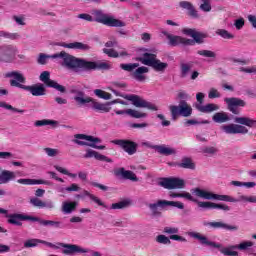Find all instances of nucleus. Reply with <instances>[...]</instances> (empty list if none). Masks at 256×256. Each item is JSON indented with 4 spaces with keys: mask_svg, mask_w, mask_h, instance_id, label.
I'll use <instances>...</instances> for the list:
<instances>
[{
    "mask_svg": "<svg viewBox=\"0 0 256 256\" xmlns=\"http://www.w3.org/2000/svg\"><path fill=\"white\" fill-rule=\"evenodd\" d=\"M49 58L63 59V65L78 75L91 73V71H109V69H111V64L107 62L88 61L84 58H77L65 51H61L60 53H56L51 56L41 53L38 58L39 65H45Z\"/></svg>",
    "mask_w": 256,
    "mask_h": 256,
    "instance_id": "f257e3e1",
    "label": "nucleus"
},
{
    "mask_svg": "<svg viewBox=\"0 0 256 256\" xmlns=\"http://www.w3.org/2000/svg\"><path fill=\"white\" fill-rule=\"evenodd\" d=\"M5 77L8 79L14 78L10 80L11 87H18V89H23L24 91H29L33 97H43L46 95L47 89L41 83L34 84L31 86L23 85L21 83H25V76L21 74V72L11 71L5 74Z\"/></svg>",
    "mask_w": 256,
    "mask_h": 256,
    "instance_id": "f03ea898",
    "label": "nucleus"
},
{
    "mask_svg": "<svg viewBox=\"0 0 256 256\" xmlns=\"http://www.w3.org/2000/svg\"><path fill=\"white\" fill-rule=\"evenodd\" d=\"M234 123L237 124L221 126V129L226 135H247V133H249L247 127L253 128L256 126V120H253L250 117H234Z\"/></svg>",
    "mask_w": 256,
    "mask_h": 256,
    "instance_id": "7ed1b4c3",
    "label": "nucleus"
},
{
    "mask_svg": "<svg viewBox=\"0 0 256 256\" xmlns=\"http://www.w3.org/2000/svg\"><path fill=\"white\" fill-rule=\"evenodd\" d=\"M189 237H192V239H197L200 243V245H204L205 247H210L211 249H218L222 255L226 256H237L239 255V252L233 251L235 248H231V246L227 248H223V245L221 243L210 241L207 236L202 235L199 232H188Z\"/></svg>",
    "mask_w": 256,
    "mask_h": 256,
    "instance_id": "20e7f679",
    "label": "nucleus"
},
{
    "mask_svg": "<svg viewBox=\"0 0 256 256\" xmlns=\"http://www.w3.org/2000/svg\"><path fill=\"white\" fill-rule=\"evenodd\" d=\"M136 61H139L142 65H147V67H152L157 73H165L169 67L167 62L157 59V50H150V53L145 52L142 57L136 58Z\"/></svg>",
    "mask_w": 256,
    "mask_h": 256,
    "instance_id": "39448f33",
    "label": "nucleus"
},
{
    "mask_svg": "<svg viewBox=\"0 0 256 256\" xmlns=\"http://www.w3.org/2000/svg\"><path fill=\"white\" fill-rule=\"evenodd\" d=\"M7 218L10 225H21L19 221H29L30 223H38V225H59V222L43 220L39 217L29 216L27 214H9Z\"/></svg>",
    "mask_w": 256,
    "mask_h": 256,
    "instance_id": "423d86ee",
    "label": "nucleus"
},
{
    "mask_svg": "<svg viewBox=\"0 0 256 256\" xmlns=\"http://www.w3.org/2000/svg\"><path fill=\"white\" fill-rule=\"evenodd\" d=\"M168 207H176V209H185V204L179 201L169 200H157L155 203H150L148 208L150 209L153 217H161L163 209Z\"/></svg>",
    "mask_w": 256,
    "mask_h": 256,
    "instance_id": "0eeeda50",
    "label": "nucleus"
},
{
    "mask_svg": "<svg viewBox=\"0 0 256 256\" xmlns=\"http://www.w3.org/2000/svg\"><path fill=\"white\" fill-rule=\"evenodd\" d=\"M192 195L196 197H200V199H206L208 201H225L226 203H237L239 200L233 198L229 195H219L209 192L207 190H203L201 188H194L191 190Z\"/></svg>",
    "mask_w": 256,
    "mask_h": 256,
    "instance_id": "6e6552de",
    "label": "nucleus"
},
{
    "mask_svg": "<svg viewBox=\"0 0 256 256\" xmlns=\"http://www.w3.org/2000/svg\"><path fill=\"white\" fill-rule=\"evenodd\" d=\"M169 111L172 121H177L179 117H191L193 115V107L185 101H179L178 105H170Z\"/></svg>",
    "mask_w": 256,
    "mask_h": 256,
    "instance_id": "1a4fd4ad",
    "label": "nucleus"
},
{
    "mask_svg": "<svg viewBox=\"0 0 256 256\" xmlns=\"http://www.w3.org/2000/svg\"><path fill=\"white\" fill-rule=\"evenodd\" d=\"M94 21L106 25V27H125V22L110 16L103 12V10H93Z\"/></svg>",
    "mask_w": 256,
    "mask_h": 256,
    "instance_id": "9d476101",
    "label": "nucleus"
},
{
    "mask_svg": "<svg viewBox=\"0 0 256 256\" xmlns=\"http://www.w3.org/2000/svg\"><path fill=\"white\" fill-rule=\"evenodd\" d=\"M73 143L80 145L81 147H92V149H99L103 151L106 149L105 145H97L96 143H101L100 138L87 134H75Z\"/></svg>",
    "mask_w": 256,
    "mask_h": 256,
    "instance_id": "9b49d317",
    "label": "nucleus"
},
{
    "mask_svg": "<svg viewBox=\"0 0 256 256\" xmlns=\"http://www.w3.org/2000/svg\"><path fill=\"white\" fill-rule=\"evenodd\" d=\"M196 101L197 102L193 104V107L196 111H199V113H213L220 109L219 105L215 103L203 105V103H205V94L203 92H198L196 94Z\"/></svg>",
    "mask_w": 256,
    "mask_h": 256,
    "instance_id": "f8f14e48",
    "label": "nucleus"
},
{
    "mask_svg": "<svg viewBox=\"0 0 256 256\" xmlns=\"http://www.w3.org/2000/svg\"><path fill=\"white\" fill-rule=\"evenodd\" d=\"M124 99L127 101H131L132 105L134 107H137L138 109H149V111H159V107L157 105L141 98L139 95L130 94L124 96Z\"/></svg>",
    "mask_w": 256,
    "mask_h": 256,
    "instance_id": "ddd939ff",
    "label": "nucleus"
},
{
    "mask_svg": "<svg viewBox=\"0 0 256 256\" xmlns=\"http://www.w3.org/2000/svg\"><path fill=\"white\" fill-rule=\"evenodd\" d=\"M17 53V46L11 44L0 45V63H13Z\"/></svg>",
    "mask_w": 256,
    "mask_h": 256,
    "instance_id": "4468645a",
    "label": "nucleus"
},
{
    "mask_svg": "<svg viewBox=\"0 0 256 256\" xmlns=\"http://www.w3.org/2000/svg\"><path fill=\"white\" fill-rule=\"evenodd\" d=\"M112 143L120 147V149H123L127 155H135L139 147L137 142L129 139H115L112 141Z\"/></svg>",
    "mask_w": 256,
    "mask_h": 256,
    "instance_id": "2eb2a0df",
    "label": "nucleus"
},
{
    "mask_svg": "<svg viewBox=\"0 0 256 256\" xmlns=\"http://www.w3.org/2000/svg\"><path fill=\"white\" fill-rule=\"evenodd\" d=\"M183 35H187V37H192V39H189V41H192V44H188V47H191L197 43L198 45H201L205 43V39H207V34L197 31L193 28H184L182 30Z\"/></svg>",
    "mask_w": 256,
    "mask_h": 256,
    "instance_id": "dca6fc26",
    "label": "nucleus"
},
{
    "mask_svg": "<svg viewBox=\"0 0 256 256\" xmlns=\"http://www.w3.org/2000/svg\"><path fill=\"white\" fill-rule=\"evenodd\" d=\"M40 81L46 85V87H50L52 89H56V91H59L60 93H67V88L65 86L60 85L54 80H51V72L49 71H43L39 76Z\"/></svg>",
    "mask_w": 256,
    "mask_h": 256,
    "instance_id": "f3484780",
    "label": "nucleus"
},
{
    "mask_svg": "<svg viewBox=\"0 0 256 256\" xmlns=\"http://www.w3.org/2000/svg\"><path fill=\"white\" fill-rule=\"evenodd\" d=\"M160 187H164V189L172 190V189H185V180L181 178H162L159 182Z\"/></svg>",
    "mask_w": 256,
    "mask_h": 256,
    "instance_id": "a211bd4d",
    "label": "nucleus"
},
{
    "mask_svg": "<svg viewBox=\"0 0 256 256\" xmlns=\"http://www.w3.org/2000/svg\"><path fill=\"white\" fill-rule=\"evenodd\" d=\"M162 33L168 39V45H170V47H179V45H183V47H189V45L193 44V41L189 40V38L173 35L168 32Z\"/></svg>",
    "mask_w": 256,
    "mask_h": 256,
    "instance_id": "6ab92c4d",
    "label": "nucleus"
},
{
    "mask_svg": "<svg viewBox=\"0 0 256 256\" xmlns=\"http://www.w3.org/2000/svg\"><path fill=\"white\" fill-rule=\"evenodd\" d=\"M225 103L227 104V109L230 111V113H233V115H239L241 111L239 110V107H245L246 103L239 98H225Z\"/></svg>",
    "mask_w": 256,
    "mask_h": 256,
    "instance_id": "aec40b11",
    "label": "nucleus"
},
{
    "mask_svg": "<svg viewBox=\"0 0 256 256\" xmlns=\"http://www.w3.org/2000/svg\"><path fill=\"white\" fill-rule=\"evenodd\" d=\"M114 175L128 181H133L134 183H137V181H139V178L137 177L135 172L131 170H125V168H119L118 170H115Z\"/></svg>",
    "mask_w": 256,
    "mask_h": 256,
    "instance_id": "412c9836",
    "label": "nucleus"
},
{
    "mask_svg": "<svg viewBox=\"0 0 256 256\" xmlns=\"http://www.w3.org/2000/svg\"><path fill=\"white\" fill-rule=\"evenodd\" d=\"M71 93H73L74 96V101L78 103V105H87V103H91L93 101V98L89 96H85V92L77 89H72Z\"/></svg>",
    "mask_w": 256,
    "mask_h": 256,
    "instance_id": "4be33fe9",
    "label": "nucleus"
},
{
    "mask_svg": "<svg viewBox=\"0 0 256 256\" xmlns=\"http://www.w3.org/2000/svg\"><path fill=\"white\" fill-rule=\"evenodd\" d=\"M96 159L97 161H105L106 163H113V159L100 154L99 152L95 150L88 149L86 151V154L84 155V159H91L93 158Z\"/></svg>",
    "mask_w": 256,
    "mask_h": 256,
    "instance_id": "5701e85b",
    "label": "nucleus"
},
{
    "mask_svg": "<svg viewBox=\"0 0 256 256\" xmlns=\"http://www.w3.org/2000/svg\"><path fill=\"white\" fill-rule=\"evenodd\" d=\"M163 233H166L167 235H170V239L172 241H181L182 243H187V238L183 236H179L176 233H179V228L175 227H165L163 230Z\"/></svg>",
    "mask_w": 256,
    "mask_h": 256,
    "instance_id": "b1692460",
    "label": "nucleus"
},
{
    "mask_svg": "<svg viewBox=\"0 0 256 256\" xmlns=\"http://www.w3.org/2000/svg\"><path fill=\"white\" fill-rule=\"evenodd\" d=\"M114 113H116V115H129L133 119H145V117H147V113L139 112L133 109L114 110Z\"/></svg>",
    "mask_w": 256,
    "mask_h": 256,
    "instance_id": "393cba45",
    "label": "nucleus"
},
{
    "mask_svg": "<svg viewBox=\"0 0 256 256\" xmlns=\"http://www.w3.org/2000/svg\"><path fill=\"white\" fill-rule=\"evenodd\" d=\"M145 73H149V68H147L146 66H138L136 70L132 73V77L135 79V81L143 83L144 81H147V76L145 75Z\"/></svg>",
    "mask_w": 256,
    "mask_h": 256,
    "instance_id": "a878e982",
    "label": "nucleus"
},
{
    "mask_svg": "<svg viewBox=\"0 0 256 256\" xmlns=\"http://www.w3.org/2000/svg\"><path fill=\"white\" fill-rule=\"evenodd\" d=\"M152 149H155V151H157V153H159L160 155H165V157L177 154V150L171 147H167L166 145H154L152 146Z\"/></svg>",
    "mask_w": 256,
    "mask_h": 256,
    "instance_id": "bb28decb",
    "label": "nucleus"
},
{
    "mask_svg": "<svg viewBox=\"0 0 256 256\" xmlns=\"http://www.w3.org/2000/svg\"><path fill=\"white\" fill-rule=\"evenodd\" d=\"M61 47L65 49H78L79 51H90L91 46L89 44H84L82 42H73V43H63Z\"/></svg>",
    "mask_w": 256,
    "mask_h": 256,
    "instance_id": "cd10ccee",
    "label": "nucleus"
},
{
    "mask_svg": "<svg viewBox=\"0 0 256 256\" xmlns=\"http://www.w3.org/2000/svg\"><path fill=\"white\" fill-rule=\"evenodd\" d=\"M90 103H92V109L94 111H98L99 113H109V111H111V106H109L108 102L100 103L92 98Z\"/></svg>",
    "mask_w": 256,
    "mask_h": 256,
    "instance_id": "c85d7f7f",
    "label": "nucleus"
},
{
    "mask_svg": "<svg viewBox=\"0 0 256 256\" xmlns=\"http://www.w3.org/2000/svg\"><path fill=\"white\" fill-rule=\"evenodd\" d=\"M20 185H51V182L47 180H37L29 178H20L17 180Z\"/></svg>",
    "mask_w": 256,
    "mask_h": 256,
    "instance_id": "c756f323",
    "label": "nucleus"
},
{
    "mask_svg": "<svg viewBox=\"0 0 256 256\" xmlns=\"http://www.w3.org/2000/svg\"><path fill=\"white\" fill-rule=\"evenodd\" d=\"M15 177V172L3 170L0 174V185H6V183H9V181H13Z\"/></svg>",
    "mask_w": 256,
    "mask_h": 256,
    "instance_id": "7c9ffc66",
    "label": "nucleus"
},
{
    "mask_svg": "<svg viewBox=\"0 0 256 256\" xmlns=\"http://www.w3.org/2000/svg\"><path fill=\"white\" fill-rule=\"evenodd\" d=\"M212 121L214 123H227V121H231V117L226 112H217L212 116Z\"/></svg>",
    "mask_w": 256,
    "mask_h": 256,
    "instance_id": "2f4dec72",
    "label": "nucleus"
},
{
    "mask_svg": "<svg viewBox=\"0 0 256 256\" xmlns=\"http://www.w3.org/2000/svg\"><path fill=\"white\" fill-rule=\"evenodd\" d=\"M77 205V202H63L62 213H64V215H71V213L77 209Z\"/></svg>",
    "mask_w": 256,
    "mask_h": 256,
    "instance_id": "473e14b6",
    "label": "nucleus"
},
{
    "mask_svg": "<svg viewBox=\"0 0 256 256\" xmlns=\"http://www.w3.org/2000/svg\"><path fill=\"white\" fill-rule=\"evenodd\" d=\"M103 53H105V55H108V57H112L113 59H117V57H127V55H129L126 51H122L117 52L115 51V49H109V48H104L103 49Z\"/></svg>",
    "mask_w": 256,
    "mask_h": 256,
    "instance_id": "72a5a7b5",
    "label": "nucleus"
},
{
    "mask_svg": "<svg viewBox=\"0 0 256 256\" xmlns=\"http://www.w3.org/2000/svg\"><path fill=\"white\" fill-rule=\"evenodd\" d=\"M178 166L181 169H191L192 171L195 170V164L190 157L182 158L181 163H178Z\"/></svg>",
    "mask_w": 256,
    "mask_h": 256,
    "instance_id": "f704fd0d",
    "label": "nucleus"
},
{
    "mask_svg": "<svg viewBox=\"0 0 256 256\" xmlns=\"http://www.w3.org/2000/svg\"><path fill=\"white\" fill-rule=\"evenodd\" d=\"M82 195H84V197H89V199H91V201H94V203L99 205V207H104V209H109V207H107V205H105V203H103L101 199H99L97 196L93 194H90L89 191L84 190Z\"/></svg>",
    "mask_w": 256,
    "mask_h": 256,
    "instance_id": "c9c22d12",
    "label": "nucleus"
},
{
    "mask_svg": "<svg viewBox=\"0 0 256 256\" xmlns=\"http://www.w3.org/2000/svg\"><path fill=\"white\" fill-rule=\"evenodd\" d=\"M230 185H233L234 187H247V189H251L255 187V182H241V181H231Z\"/></svg>",
    "mask_w": 256,
    "mask_h": 256,
    "instance_id": "e433bc0d",
    "label": "nucleus"
},
{
    "mask_svg": "<svg viewBox=\"0 0 256 256\" xmlns=\"http://www.w3.org/2000/svg\"><path fill=\"white\" fill-rule=\"evenodd\" d=\"M249 247H253V242L251 241H244L238 245H232L230 249H239L240 251H245L249 249Z\"/></svg>",
    "mask_w": 256,
    "mask_h": 256,
    "instance_id": "4c0bfd02",
    "label": "nucleus"
},
{
    "mask_svg": "<svg viewBox=\"0 0 256 256\" xmlns=\"http://www.w3.org/2000/svg\"><path fill=\"white\" fill-rule=\"evenodd\" d=\"M137 67H139V63L120 64V69L128 71V73H133Z\"/></svg>",
    "mask_w": 256,
    "mask_h": 256,
    "instance_id": "58836bf2",
    "label": "nucleus"
},
{
    "mask_svg": "<svg viewBox=\"0 0 256 256\" xmlns=\"http://www.w3.org/2000/svg\"><path fill=\"white\" fill-rule=\"evenodd\" d=\"M180 77L182 79H185V77H187V75H189V71H191V65L187 64V63H182L180 64Z\"/></svg>",
    "mask_w": 256,
    "mask_h": 256,
    "instance_id": "ea45409f",
    "label": "nucleus"
},
{
    "mask_svg": "<svg viewBox=\"0 0 256 256\" xmlns=\"http://www.w3.org/2000/svg\"><path fill=\"white\" fill-rule=\"evenodd\" d=\"M197 55L207 57L208 59H215L217 57V54L211 50H199L197 51Z\"/></svg>",
    "mask_w": 256,
    "mask_h": 256,
    "instance_id": "a19ab883",
    "label": "nucleus"
},
{
    "mask_svg": "<svg viewBox=\"0 0 256 256\" xmlns=\"http://www.w3.org/2000/svg\"><path fill=\"white\" fill-rule=\"evenodd\" d=\"M216 35H219L222 39H235V35L225 29H218L216 31Z\"/></svg>",
    "mask_w": 256,
    "mask_h": 256,
    "instance_id": "79ce46f5",
    "label": "nucleus"
},
{
    "mask_svg": "<svg viewBox=\"0 0 256 256\" xmlns=\"http://www.w3.org/2000/svg\"><path fill=\"white\" fill-rule=\"evenodd\" d=\"M131 202L129 200H123L118 203H113L110 207V209H127L129 207Z\"/></svg>",
    "mask_w": 256,
    "mask_h": 256,
    "instance_id": "37998d69",
    "label": "nucleus"
},
{
    "mask_svg": "<svg viewBox=\"0 0 256 256\" xmlns=\"http://www.w3.org/2000/svg\"><path fill=\"white\" fill-rule=\"evenodd\" d=\"M156 243H160V245H171V238L160 234L156 237Z\"/></svg>",
    "mask_w": 256,
    "mask_h": 256,
    "instance_id": "c03bdc74",
    "label": "nucleus"
},
{
    "mask_svg": "<svg viewBox=\"0 0 256 256\" xmlns=\"http://www.w3.org/2000/svg\"><path fill=\"white\" fill-rule=\"evenodd\" d=\"M209 120H203L201 122L197 121V120H193V119H190V120H187L184 122V125L186 127H189L191 125H209Z\"/></svg>",
    "mask_w": 256,
    "mask_h": 256,
    "instance_id": "a18cd8bd",
    "label": "nucleus"
},
{
    "mask_svg": "<svg viewBox=\"0 0 256 256\" xmlns=\"http://www.w3.org/2000/svg\"><path fill=\"white\" fill-rule=\"evenodd\" d=\"M45 125H57L55 120H38L35 122V127H45Z\"/></svg>",
    "mask_w": 256,
    "mask_h": 256,
    "instance_id": "49530a36",
    "label": "nucleus"
},
{
    "mask_svg": "<svg viewBox=\"0 0 256 256\" xmlns=\"http://www.w3.org/2000/svg\"><path fill=\"white\" fill-rule=\"evenodd\" d=\"M41 239H29L24 242L25 249H29L31 247H37L39 245Z\"/></svg>",
    "mask_w": 256,
    "mask_h": 256,
    "instance_id": "de8ad7c7",
    "label": "nucleus"
},
{
    "mask_svg": "<svg viewBox=\"0 0 256 256\" xmlns=\"http://www.w3.org/2000/svg\"><path fill=\"white\" fill-rule=\"evenodd\" d=\"M54 169H56V171H58L59 173H62V175H67L68 177H72L73 179H75V177H77V174H73L68 172L67 169L61 167V166H54Z\"/></svg>",
    "mask_w": 256,
    "mask_h": 256,
    "instance_id": "09e8293b",
    "label": "nucleus"
},
{
    "mask_svg": "<svg viewBox=\"0 0 256 256\" xmlns=\"http://www.w3.org/2000/svg\"><path fill=\"white\" fill-rule=\"evenodd\" d=\"M203 4L200 5L201 11L209 13L211 11V2L210 0H201Z\"/></svg>",
    "mask_w": 256,
    "mask_h": 256,
    "instance_id": "8fccbe9b",
    "label": "nucleus"
},
{
    "mask_svg": "<svg viewBox=\"0 0 256 256\" xmlns=\"http://www.w3.org/2000/svg\"><path fill=\"white\" fill-rule=\"evenodd\" d=\"M214 229H225V231H237V226H232V225H213Z\"/></svg>",
    "mask_w": 256,
    "mask_h": 256,
    "instance_id": "3c124183",
    "label": "nucleus"
},
{
    "mask_svg": "<svg viewBox=\"0 0 256 256\" xmlns=\"http://www.w3.org/2000/svg\"><path fill=\"white\" fill-rule=\"evenodd\" d=\"M219 97H221V93H219V91H217V89H215V88L210 89V91L208 93L209 99H219Z\"/></svg>",
    "mask_w": 256,
    "mask_h": 256,
    "instance_id": "603ef678",
    "label": "nucleus"
},
{
    "mask_svg": "<svg viewBox=\"0 0 256 256\" xmlns=\"http://www.w3.org/2000/svg\"><path fill=\"white\" fill-rule=\"evenodd\" d=\"M30 203L34 206V207H39V209H43V205H44V202L39 199V198H32L30 200Z\"/></svg>",
    "mask_w": 256,
    "mask_h": 256,
    "instance_id": "864d4df0",
    "label": "nucleus"
},
{
    "mask_svg": "<svg viewBox=\"0 0 256 256\" xmlns=\"http://www.w3.org/2000/svg\"><path fill=\"white\" fill-rule=\"evenodd\" d=\"M212 209H221L222 211H231V208L226 204H212Z\"/></svg>",
    "mask_w": 256,
    "mask_h": 256,
    "instance_id": "5fc2aeb1",
    "label": "nucleus"
},
{
    "mask_svg": "<svg viewBox=\"0 0 256 256\" xmlns=\"http://www.w3.org/2000/svg\"><path fill=\"white\" fill-rule=\"evenodd\" d=\"M217 148L215 147H204L202 148V153H205L206 155H215L217 153Z\"/></svg>",
    "mask_w": 256,
    "mask_h": 256,
    "instance_id": "6e6d98bb",
    "label": "nucleus"
},
{
    "mask_svg": "<svg viewBox=\"0 0 256 256\" xmlns=\"http://www.w3.org/2000/svg\"><path fill=\"white\" fill-rule=\"evenodd\" d=\"M78 19H83L84 21H88L89 23H93L94 18L91 14L82 13L78 15Z\"/></svg>",
    "mask_w": 256,
    "mask_h": 256,
    "instance_id": "4d7b16f0",
    "label": "nucleus"
},
{
    "mask_svg": "<svg viewBox=\"0 0 256 256\" xmlns=\"http://www.w3.org/2000/svg\"><path fill=\"white\" fill-rule=\"evenodd\" d=\"M240 201H244L245 203H256V196H240Z\"/></svg>",
    "mask_w": 256,
    "mask_h": 256,
    "instance_id": "13d9d810",
    "label": "nucleus"
},
{
    "mask_svg": "<svg viewBox=\"0 0 256 256\" xmlns=\"http://www.w3.org/2000/svg\"><path fill=\"white\" fill-rule=\"evenodd\" d=\"M202 209H213V202H197Z\"/></svg>",
    "mask_w": 256,
    "mask_h": 256,
    "instance_id": "bf43d9fd",
    "label": "nucleus"
},
{
    "mask_svg": "<svg viewBox=\"0 0 256 256\" xmlns=\"http://www.w3.org/2000/svg\"><path fill=\"white\" fill-rule=\"evenodd\" d=\"M45 153L48 155V157H56L58 150L53 148H45Z\"/></svg>",
    "mask_w": 256,
    "mask_h": 256,
    "instance_id": "052dcab7",
    "label": "nucleus"
},
{
    "mask_svg": "<svg viewBox=\"0 0 256 256\" xmlns=\"http://www.w3.org/2000/svg\"><path fill=\"white\" fill-rule=\"evenodd\" d=\"M65 191H68L69 193L73 191H81V187H79V185H77L76 183H73L69 187H66Z\"/></svg>",
    "mask_w": 256,
    "mask_h": 256,
    "instance_id": "680f3d73",
    "label": "nucleus"
},
{
    "mask_svg": "<svg viewBox=\"0 0 256 256\" xmlns=\"http://www.w3.org/2000/svg\"><path fill=\"white\" fill-rule=\"evenodd\" d=\"M177 99H179L180 101H187V99H189V94H187V92L185 91H180L177 94Z\"/></svg>",
    "mask_w": 256,
    "mask_h": 256,
    "instance_id": "e2e57ef3",
    "label": "nucleus"
},
{
    "mask_svg": "<svg viewBox=\"0 0 256 256\" xmlns=\"http://www.w3.org/2000/svg\"><path fill=\"white\" fill-rule=\"evenodd\" d=\"M234 25L238 30L243 29L245 26V20L243 18H239L235 21Z\"/></svg>",
    "mask_w": 256,
    "mask_h": 256,
    "instance_id": "0e129e2a",
    "label": "nucleus"
},
{
    "mask_svg": "<svg viewBox=\"0 0 256 256\" xmlns=\"http://www.w3.org/2000/svg\"><path fill=\"white\" fill-rule=\"evenodd\" d=\"M90 185H92V187H97L98 189H101V191H109V187L103 184H99L97 182H91Z\"/></svg>",
    "mask_w": 256,
    "mask_h": 256,
    "instance_id": "69168bd1",
    "label": "nucleus"
},
{
    "mask_svg": "<svg viewBox=\"0 0 256 256\" xmlns=\"http://www.w3.org/2000/svg\"><path fill=\"white\" fill-rule=\"evenodd\" d=\"M180 7L182 9H187L188 11L191 9V7L193 6V4H191V2H188V1H181L179 3Z\"/></svg>",
    "mask_w": 256,
    "mask_h": 256,
    "instance_id": "338daca9",
    "label": "nucleus"
},
{
    "mask_svg": "<svg viewBox=\"0 0 256 256\" xmlns=\"http://www.w3.org/2000/svg\"><path fill=\"white\" fill-rule=\"evenodd\" d=\"M248 21L251 23L252 27L256 29V16L255 15H248Z\"/></svg>",
    "mask_w": 256,
    "mask_h": 256,
    "instance_id": "774afa93",
    "label": "nucleus"
}]
</instances>
